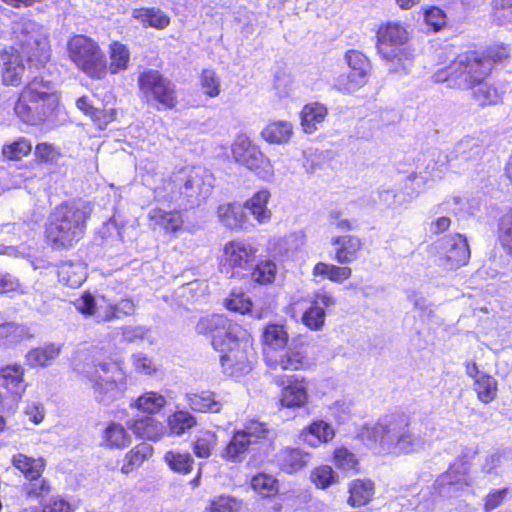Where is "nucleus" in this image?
Masks as SVG:
<instances>
[{
    "label": "nucleus",
    "mask_w": 512,
    "mask_h": 512,
    "mask_svg": "<svg viewBox=\"0 0 512 512\" xmlns=\"http://www.w3.org/2000/svg\"><path fill=\"white\" fill-rule=\"evenodd\" d=\"M434 428L428 422L409 423L405 415L391 414L381 417L367 427L368 440L386 452L394 454L419 453L430 445Z\"/></svg>",
    "instance_id": "f257e3e1"
},
{
    "label": "nucleus",
    "mask_w": 512,
    "mask_h": 512,
    "mask_svg": "<svg viewBox=\"0 0 512 512\" xmlns=\"http://www.w3.org/2000/svg\"><path fill=\"white\" fill-rule=\"evenodd\" d=\"M92 205L87 201L57 206L46 224V236L55 248H69L80 241L91 216Z\"/></svg>",
    "instance_id": "f03ea898"
},
{
    "label": "nucleus",
    "mask_w": 512,
    "mask_h": 512,
    "mask_svg": "<svg viewBox=\"0 0 512 512\" xmlns=\"http://www.w3.org/2000/svg\"><path fill=\"white\" fill-rule=\"evenodd\" d=\"M57 104L53 84L35 77L20 93L14 111L24 123L38 125L52 115Z\"/></svg>",
    "instance_id": "7ed1b4c3"
},
{
    "label": "nucleus",
    "mask_w": 512,
    "mask_h": 512,
    "mask_svg": "<svg viewBox=\"0 0 512 512\" xmlns=\"http://www.w3.org/2000/svg\"><path fill=\"white\" fill-rule=\"evenodd\" d=\"M167 188L170 189L167 200L175 203L178 208L187 210L199 206L210 195L213 178L202 168H194L174 175Z\"/></svg>",
    "instance_id": "20e7f679"
},
{
    "label": "nucleus",
    "mask_w": 512,
    "mask_h": 512,
    "mask_svg": "<svg viewBox=\"0 0 512 512\" xmlns=\"http://www.w3.org/2000/svg\"><path fill=\"white\" fill-rule=\"evenodd\" d=\"M491 72V62L477 52L458 55L447 67L437 71L433 78L437 83L447 82L448 87L468 90L474 88Z\"/></svg>",
    "instance_id": "39448f33"
},
{
    "label": "nucleus",
    "mask_w": 512,
    "mask_h": 512,
    "mask_svg": "<svg viewBox=\"0 0 512 512\" xmlns=\"http://www.w3.org/2000/svg\"><path fill=\"white\" fill-rule=\"evenodd\" d=\"M83 374L91 384L94 399L103 405L120 399L127 389V376L119 362L103 361Z\"/></svg>",
    "instance_id": "423d86ee"
},
{
    "label": "nucleus",
    "mask_w": 512,
    "mask_h": 512,
    "mask_svg": "<svg viewBox=\"0 0 512 512\" xmlns=\"http://www.w3.org/2000/svg\"><path fill=\"white\" fill-rule=\"evenodd\" d=\"M12 33L29 64L43 66L50 58L48 31L34 20L21 18L12 24Z\"/></svg>",
    "instance_id": "0eeeda50"
},
{
    "label": "nucleus",
    "mask_w": 512,
    "mask_h": 512,
    "mask_svg": "<svg viewBox=\"0 0 512 512\" xmlns=\"http://www.w3.org/2000/svg\"><path fill=\"white\" fill-rule=\"evenodd\" d=\"M408 32L399 23L388 22L377 31V50L383 59L395 62L390 71L407 73L411 66V53L405 48Z\"/></svg>",
    "instance_id": "6e6552de"
},
{
    "label": "nucleus",
    "mask_w": 512,
    "mask_h": 512,
    "mask_svg": "<svg viewBox=\"0 0 512 512\" xmlns=\"http://www.w3.org/2000/svg\"><path fill=\"white\" fill-rule=\"evenodd\" d=\"M69 59L93 79H102L107 73L106 56L98 43L85 35H75L67 43Z\"/></svg>",
    "instance_id": "1a4fd4ad"
},
{
    "label": "nucleus",
    "mask_w": 512,
    "mask_h": 512,
    "mask_svg": "<svg viewBox=\"0 0 512 512\" xmlns=\"http://www.w3.org/2000/svg\"><path fill=\"white\" fill-rule=\"evenodd\" d=\"M272 432L265 423L252 421L244 429L234 432L225 447L222 457L232 462H240L245 454L256 444L268 445Z\"/></svg>",
    "instance_id": "9d476101"
},
{
    "label": "nucleus",
    "mask_w": 512,
    "mask_h": 512,
    "mask_svg": "<svg viewBox=\"0 0 512 512\" xmlns=\"http://www.w3.org/2000/svg\"><path fill=\"white\" fill-rule=\"evenodd\" d=\"M245 336L246 331L242 329V333H237L236 337L229 338L225 342L223 350H217L221 353L220 363L227 375L241 376L252 369L253 349Z\"/></svg>",
    "instance_id": "9b49d317"
},
{
    "label": "nucleus",
    "mask_w": 512,
    "mask_h": 512,
    "mask_svg": "<svg viewBox=\"0 0 512 512\" xmlns=\"http://www.w3.org/2000/svg\"><path fill=\"white\" fill-rule=\"evenodd\" d=\"M139 89L148 103L156 102L172 109L177 104L175 85L159 71L147 69L138 77Z\"/></svg>",
    "instance_id": "f8f14e48"
},
{
    "label": "nucleus",
    "mask_w": 512,
    "mask_h": 512,
    "mask_svg": "<svg viewBox=\"0 0 512 512\" xmlns=\"http://www.w3.org/2000/svg\"><path fill=\"white\" fill-rule=\"evenodd\" d=\"M421 164L418 166V172H415L407 177L405 187L411 189L412 193L421 192L428 182L441 179L444 171L449 167L450 160L447 154L433 149L423 155L419 159Z\"/></svg>",
    "instance_id": "ddd939ff"
},
{
    "label": "nucleus",
    "mask_w": 512,
    "mask_h": 512,
    "mask_svg": "<svg viewBox=\"0 0 512 512\" xmlns=\"http://www.w3.org/2000/svg\"><path fill=\"white\" fill-rule=\"evenodd\" d=\"M257 249L245 241H230L225 244L221 271L231 277L248 276L251 271Z\"/></svg>",
    "instance_id": "4468645a"
},
{
    "label": "nucleus",
    "mask_w": 512,
    "mask_h": 512,
    "mask_svg": "<svg viewBox=\"0 0 512 512\" xmlns=\"http://www.w3.org/2000/svg\"><path fill=\"white\" fill-rule=\"evenodd\" d=\"M195 331L199 335L210 337L215 350H223L225 342L229 338L236 337L237 333H242V327L224 315L213 314L201 317L196 323Z\"/></svg>",
    "instance_id": "2eb2a0df"
},
{
    "label": "nucleus",
    "mask_w": 512,
    "mask_h": 512,
    "mask_svg": "<svg viewBox=\"0 0 512 512\" xmlns=\"http://www.w3.org/2000/svg\"><path fill=\"white\" fill-rule=\"evenodd\" d=\"M345 59L351 71L348 74L339 75L334 87L342 93H352L368 82L370 63L367 57L357 50L348 51Z\"/></svg>",
    "instance_id": "dca6fc26"
},
{
    "label": "nucleus",
    "mask_w": 512,
    "mask_h": 512,
    "mask_svg": "<svg viewBox=\"0 0 512 512\" xmlns=\"http://www.w3.org/2000/svg\"><path fill=\"white\" fill-rule=\"evenodd\" d=\"M233 159L248 168L255 171L261 177L270 174L271 167L269 160L260 151L259 147L255 145L250 138L245 134H240L236 137L232 144Z\"/></svg>",
    "instance_id": "f3484780"
},
{
    "label": "nucleus",
    "mask_w": 512,
    "mask_h": 512,
    "mask_svg": "<svg viewBox=\"0 0 512 512\" xmlns=\"http://www.w3.org/2000/svg\"><path fill=\"white\" fill-rule=\"evenodd\" d=\"M470 464L463 458H457L450 468L441 474L434 483V488L444 498H453L461 495V492L471 485L468 477Z\"/></svg>",
    "instance_id": "a211bd4d"
},
{
    "label": "nucleus",
    "mask_w": 512,
    "mask_h": 512,
    "mask_svg": "<svg viewBox=\"0 0 512 512\" xmlns=\"http://www.w3.org/2000/svg\"><path fill=\"white\" fill-rule=\"evenodd\" d=\"M306 301L309 307L302 315V323L311 330L319 331L325 324V309L336 305L337 300L331 292L321 288L310 294Z\"/></svg>",
    "instance_id": "6ab92c4d"
},
{
    "label": "nucleus",
    "mask_w": 512,
    "mask_h": 512,
    "mask_svg": "<svg viewBox=\"0 0 512 512\" xmlns=\"http://www.w3.org/2000/svg\"><path fill=\"white\" fill-rule=\"evenodd\" d=\"M265 362L274 371H296L306 364V355L302 344H290L279 351L266 350Z\"/></svg>",
    "instance_id": "aec40b11"
},
{
    "label": "nucleus",
    "mask_w": 512,
    "mask_h": 512,
    "mask_svg": "<svg viewBox=\"0 0 512 512\" xmlns=\"http://www.w3.org/2000/svg\"><path fill=\"white\" fill-rule=\"evenodd\" d=\"M443 256L439 258L442 265L453 270L465 265L470 258V249L467 239L461 234L447 236L441 242Z\"/></svg>",
    "instance_id": "412c9836"
},
{
    "label": "nucleus",
    "mask_w": 512,
    "mask_h": 512,
    "mask_svg": "<svg viewBox=\"0 0 512 512\" xmlns=\"http://www.w3.org/2000/svg\"><path fill=\"white\" fill-rule=\"evenodd\" d=\"M482 145L474 138H464L459 141L453 150L447 154L450 160V168L465 170L474 165L481 158Z\"/></svg>",
    "instance_id": "4be33fe9"
},
{
    "label": "nucleus",
    "mask_w": 512,
    "mask_h": 512,
    "mask_svg": "<svg viewBox=\"0 0 512 512\" xmlns=\"http://www.w3.org/2000/svg\"><path fill=\"white\" fill-rule=\"evenodd\" d=\"M308 385L305 379L291 378L281 390L280 403L286 408H301L308 401Z\"/></svg>",
    "instance_id": "5701e85b"
},
{
    "label": "nucleus",
    "mask_w": 512,
    "mask_h": 512,
    "mask_svg": "<svg viewBox=\"0 0 512 512\" xmlns=\"http://www.w3.org/2000/svg\"><path fill=\"white\" fill-rule=\"evenodd\" d=\"M279 468L288 474L297 472L311 460V454L301 448L285 447L275 456Z\"/></svg>",
    "instance_id": "b1692460"
},
{
    "label": "nucleus",
    "mask_w": 512,
    "mask_h": 512,
    "mask_svg": "<svg viewBox=\"0 0 512 512\" xmlns=\"http://www.w3.org/2000/svg\"><path fill=\"white\" fill-rule=\"evenodd\" d=\"M25 369L21 364L15 363L0 368V384L9 393L20 398L26 390L24 381Z\"/></svg>",
    "instance_id": "393cba45"
},
{
    "label": "nucleus",
    "mask_w": 512,
    "mask_h": 512,
    "mask_svg": "<svg viewBox=\"0 0 512 512\" xmlns=\"http://www.w3.org/2000/svg\"><path fill=\"white\" fill-rule=\"evenodd\" d=\"M331 244L335 246V259L341 264H349L358 257V252L362 248L360 238L353 235L334 237Z\"/></svg>",
    "instance_id": "a878e982"
},
{
    "label": "nucleus",
    "mask_w": 512,
    "mask_h": 512,
    "mask_svg": "<svg viewBox=\"0 0 512 512\" xmlns=\"http://www.w3.org/2000/svg\"><path fill=\"white\" fill-rule=\"evenodd\" d=\"M334 436L335 431L333 427L324 420L313 421L300 433V438L303 442L313 448L330 442Z\"/></svg>",
    "instance_id": "bb28decb"
},
{
    "label": "nucleus",
    "mask_w": 512,
    "mask_h": 512,
    "mask_svg": "<svg viewBox=\"0 0 512 512\" xmlns=\"http://www.w3.org/2000/svg\"><path fill=\"white\" fill-rule=\"evenodd\" d=\"M62 348V344L48 343L31 349L25 356L26 363L33 368L49 366L60 355Z\"/></svg>",
    "instance_id": "cd10ccee"
},
{
    "label": "nucleus",
    "mask_w": 512,
    "mask_h": 512,
    "mask_svg": "<svg viewBox=\"0 0 512 512\" xmlns=\"http://www.w3.org/2000/svg\"><path fill=\"white\" fill-rule=\"evenodd\" d=\"M219 221L229 229L243 228L247 221L244 207L239 203L222 204L217 209Z\"/></svg>",
    "instance_id": "c85d7f7f"
},
{
    "label": "nucleus",
    "mask_w": 512,
    "mask_h": 512,
    "mask_svg": "<svg viewBox=\"0 0 512 512\" xmlns=\"http://www.w3.org/2000/svg\"><path fill=\"white\" fill-rule=\"evenodd\" d=\"M3 64L2 77L6 85H17L24 73V65L21 63L20 55L14 52L4 51L1 54Z\"/></svg>",
    "instance_id": "c756f323"
},
{
    "label": "nucleus",
    "mask_w": 512,
    "mask_h": 512,
    "mask_svg": "<svg viewBox=\"0 0 512 512\" xmlns=\"http://www.w3.org/2000/svg\"><path fill=\"white\" fill-rule=\"evenodd\" d=\"M151 225L155 229L159 227L166 232H176L183 225V219L178 211H164L162 209H152L149 212Z\"/></svg>",
    "instance_id": "7c9ffc66"
},
{
    "label": "nucleus",
    "mask_w": 512,
    "mask_h": 512,
    "mask_svg": "<svg viewBox=\"0 0 512 512\" xmlns=\"http://www.w3.org/2000/svg\"><path fill=\"white\" fill-rule=\"evenodd\" d=\"M325 105L315 102L307 104L301 111V125L306 133H313L318 129L327 116Z\"/></svg>",
    "instance_id": "2f4dec72"
},
{
    "label": "nucleus",
    "mask_w": 512,
    "mask_h": 512,
    "mask_svg": "<svg viewBox=\"0 0 512 512\" xmlns=\"http://www.w3.org/2000/svg\"><path fill=\"white\" fill-rule=\"evenodd\" d=\"M269 198L270 193L267 190L257 192L251 199L242 205L244 207V211H249V213L252 214L259 223L267 222L271 217V212L267 208Z\"/></svg>",
    "instance_id": "473e14b6"
},
{
    "label": "nucleus",
    "mask_w": 512,
    "mask_h": 512,
    "mask_svg": "<svg viewBox=\"0 0 512 512\" xmlns=\"http://www.w3.org/2000/svg\"><path fill=\"white\" fill-rule=\"evenodd\" d=\"M127 424L138 437L148 440H156L162 431L161 424L151 416L129 420Z\"/></svg>",
    "instance_id": "72a5a7b5"
},
{
    "label": "nucleus",
    "mask_w": 512,
    "mask_h": 512,
    "mask_svg": "<svg viewBox=\"0 0 512 512\" xmlns=\"http://www.w3.org/2000/svg\"><path fill=\"white\" fill-rule=\"evenodd\" d=\"M12 464L26 479H35V477L41 476L45 468L43 458H32L21 453L12 457Z\"/></svg>",
    "instance_id": "f704fd0d"
},
{
    "label": "nucleus",
    "mask_w": 512,
    "mask_h": 512,
    "mask_svg": "<svg viewBox=\"0 0 512 512\" xmlns=\"http://www.w3.org/2000/svg\"><path fill=\"white\" fill-rule=\"evenodd\" d=\"M263 343L266 350L279 351L288 344V333L284 326L278 324H269L263 331Z\"/></svg>",
    "instance_id": "c9c22d12"
},
{
    "label": "nucleus",
    "mask_w": 512,
    "mask_h": 512,
    "mask_svg": "<svg viewBox=\"0 0 512 512\" xmlns=\"http://www.w3.org/2000/svg\"><path fill=\"white\" fill-rule=\"evenodd\" d=\"M293 133V127L287 121H275L269 123L261 132L262 137L269 143L282 144L289 141Z\"/></svg>",
    "instance_id": "e433bc0d"
},
{
    "label": "nucleus",
    "mask_w": 512,
    "mask_h": 512,
    "mask_svg": "<svg viewBox=\"0 0 512 512\" xmlns=\"http://www.w3.org/2000/svg\"><path fill=\"white\" fill-rule=\"evenodd\" d=\"M349 492L348 502L352 506H362L372 499L374 484L371 480L356 479L350 484Z\"/></svg>",
    "instance_id": "4c0bfd02"
},
{
    "label": "nucleus",
    "mask_w": 512,
    "mask_h": 512,
    "mask_svg": "<svg viewBox=\"0 0 512 512\" xmlns=\"http://www.w3.org/2000/svg\"><path fill=\"white\" fill-rule=\"evenodd\" d=\"M187 401L190 408L197 412H214L221 410V403L215 399V394L203 391L197 394H188Z\"/></svg>",
    "instance_id": "58836bf2"
},
{
    "label": "nucleus",
    "mask_w": 512,
    "mask_h": 512,
    "mask_svg": "<svg viewBox=\"0 0 512 512\" xmlns=\"http://www.w3.org/2000/svg\"><path fill=\"white\" fill-rule=\"evenodd\" d=\"M133 17L144 25L163 29L170 23L169 17L157 8H141L133 11Z\"/></svg>",
    "instance_id": "ea45409f"
},
{
    "label": "nucleus",
    "mask_w": 512,
    "mask_h": 512,
    "mask_svg": "<svg viewBox=\"0 0 512 512\" xmlns=\"http://www.w3.org/2000/svg\"><path fill=\"white\" fill-rule=\"evenodd\" d=\"M152 452L153 448L148 443H141L135 446L126 454L121 471L125 474L132 472L140 467L142 463L152 455Z\"/></svg>",
    "instance_id": "a19ab883"
},
{
    "label": "nucleus",
    "mask_w": 512,
    "mask_h": 512,
    "mask_svg": "<svg viewBox=\"0 0 512 512\" xmlns=\"http://www.w3.org/2000/svg\"><path fill=\"white\" fill-rule=\"evenodd\" d=\"M196 424V418L188 411L179 410L168 417V428L171 435L181 436Z\"/></svg>",
    "instance_id": "79ce46f5"
},
{
    "label": "nucleus",
    "mask_w": 512,
    "mask_h": 512,
    "mask_svg": "<svg viewBox=\"0 0 512 512\" xmlns=\"http://www.w3.org/2000/svg\"><path fill=\"white\" fill-rule=\"evenodd\" d=\"M217 444L215 432L210 430L199 431L192 442L193 452L198 458H208Z\"/></svg>",
    "instance_id": "37998d69"
},
{
    "label": "nucleus",
    "mask_w": 512,
    "mask_h": 512,
    "mask_svg": "<svg viewBox=\"0 0 512 512\" xmlns=\"http://www.w3.org/2000/svg\"><path fill=\"white\" fill-rule=\"evenodd\" d=\"M130 61V52L126 45L113 42L110 45V64L107 67L111 74L126 70Z\"/></svg>",
    "instance_id": "c03bdc74"
},
{
    "label": "nucleus",
    "mask_w": 512,
    "mask_h": 512,
    "mask_svg": "<svg viewBox=\"0 0 512 512\" xmlns=\"http://www.w3.org/2000/svg\"><path fill=\"white\" fill-rule=\"evenodd\" d=\"M470 89L473 90V99L481 107L495 105L500 101L498 90L484 80L479 81L474 88Z\"/></svg>",
    "instance_id": "a18cd8bd"
},
{
    "label": "nucleus",
    "mask_w": 512,
    "mask_h": 512,
    "mask_svg": "<svg viewBox=\"0 0 512 512\" xmlns=\"http://www.w3.org/2000/svg\"><path fill=\"white\" fill-rule=\"evenodd\" d=\"M352 270L350 267H339L324 262H318L313 269V275L323 276L332 282L341 283L350 278Z\"/></svg>",
    "instance_id": "49530a36"
},
{
    "label": "nucleus",
    "mask_w": 512,
    "mask_h": 512,
    "mask_svg": "<svg viewBox=\"0 0 512 512\" xmlns=\"http://www.w3.org/2000/svg\"><path fill=\"white\" fill-rule=\"evenodd\" d=\"M164 460L171 470L177 473L188 474L192 470L194 459L188 452L168 451Z\"/></svg>",
    "instance_id": "de8ad7c7"
},
{
    "label": "nucleus",
    "mask_w": 512,
    "mask_h": 512,
    "mask_svg": "<svg viewBox=\"0 0 512 512\" xmlns=\"http://www.w3.org/2000/svg\"><path fill=\"white\" fill-rule=\"evenodd\" d=\"M277 266L274 261L264 259L254 264L248 275L259 284L272 283L276 277Z\"/></svg>",
    "instance_id": "09e8293b"
},
{
    "label": "nucleus",
    "mask_w": 512,
    "mask_h": 512,
    "mask_svg": "<svg viewBox=\"0 0 512 512\" xmlns=\"http://www.w3.org/2000/svg\"><path fill=\"white\" fill-rule=\"evenodd\" d=\"M30 337H32V335L30 334L28 327L25 325L13 322L0 324L1 345L15 343Z\"/></svg>",
    "instance_id": "8fccbe9b"
},
{
    "label": "nucleus",
    "mask_w": 512,
    "mask_h": 512,
    "mask_svg": "<svg viewBox=\"0 0 512 512\" xmlns=\"http://www.w3.org/2000/svg\"><path fill=\"white\" fill-rule=\"evenodd\" d=\"M474 390L478 399L488 404L492 402L497 395V381L490 375H480L479 379L474 381Z\"/></svg>",
    "instance_id": "3c124183"
},
{
    "label": "nucleus",
    "mask_w": 512,
    "mask_h": 512,
    "mask_svg": "<svg viewBox=\"0 0 512 512\" xmlns=\"http://www.w3.org/2000/svg\"><path fill=\"white\" fill-rule=\"evenodd\" d=\"M409 199L401 193L390 187L382 186L377 191V200L380 205L389 209H397L405 205Z\"/></svg>",
    "instance_id": "603ef678"
},
{
    "label": "nucleus",
    "mask_w": 512,
    "mask_h": 512,
    "mask_svg": "<svg viewBox=\"0 0 512 512\" xmlns=\"http://www.w3.org/2000/svg\"><path fill=\"white\" fill-rule=\"evenodd\" d=\"M104 439L109 447L114 448H124L130 444V436L124 427L117 423H112L106 428Z\"/></svg>",
    "instance_id": "864d4df0"
},
{
    "label": "nucleus",
    "mask_w": 512,
    "mask_h": 512,
    "mask_svg": "<svg viewBox=\"0 0 512 512\" xmlns=\"http://www.w3.org/2000/svg\"><path fill=\"white\" fill-rule=\"evenodd\" d=\"M165 404V397L156 392H147L136 400V407L149 414L159 412Z\"/></svg>",
    "instance_id": "5fc2aeb1"
},
{
    "label": "nucleus",
    "mask_w": 512,
    "mask_h": 512,
    "mask_svg": "<svg viewBox=\"0 0 512 512\" xmlns=\"http://www.w3.org/2000/svg\"><path fill=\"white\" fill-rule=\"evenodd\" d=\"M29 482L22 486V492L27 498L38 499L44 497L50 492L49 482L41 476L35 479H28Z\"/></svg>",
    "instance_id": "6e6d98bb"
},
{
    "label": "nucleus",
    "mask_w": 512,
    "mask_h": 512,
    "mask_svg": "<svg viewBox=\"0 0 512 512\" xmlns=\"http://www.w3.org/2000/svg\"><path fill=\"white\" fill-rule=\"evenodd\" d=\"M80 270H83L81 265H62L59 270L60 281L64 282L70 287H78L85 280V274Z\"/></svg>",
    "instance_id": "4d7b16f0"
},
{
    "label": "nucleus",
    "mask_w": 512,
    "mask_h": 512,
    "mask_svg": "<svg viewBox=\"0 0 512 512\" xmlns=\"http://www.w3.org/2000/svg\"><path fill=\"white\" fill-rule=\"evenodd\" d=\"M498 238L503 249L512 257V213H508L501 218Z\"/></svg>",
    "instance_id": "13d9d810"
},
{
    "label": "nucleus",
    "mask_w": 512,
    "mask_h": 512,
    "mask_svg": "<svg viewBox=\"0 0 512 512\" xmlns=\"http://www.w3.org/2000/svg\"><path fill=\"white\" fill-rule=\"evenodd\" d=\"M225 306L230 311L246 314L251 311L252 302L244 293L233 291L225 300Z\"/></svg>",
    "instance_id": "bf43d9fd"
},
{
    "label": "nucleus",
    "mask_w": 512,
    "mask_h": 512,
    "mask_svg": "<svg viewBox=\"0 0 512 512\" xmlns=\"http://www.w3.org/2000/svg\"><path fill=\"white\" fill-rule=\"evenodd\" d=\"M131 363L136 373L152 375L157 372V364L145 353L138 352L131 355Z\"/></svg>",
    "instance_id": "052dcab7"
},
{
    "label": "nucleus",
    "mask_w": 512,
    "mask_h": 512,
    "mask_svg": "<svg viewBox=\"0 0 512 512\" xmlns=\"http://www.w3.org/2000/svg\"><path fill=\"white\" fill-rule=\"evenodd\" d=\"M200 82L201 88L206 95L210 97H216L219 95L220 81L215 71L210 69L203 70Z\"/></svg>",
    "instance_id": "680f3d73"
},
{
    "label": "nucleus",
    "mask_w": 512,
    "mask_h": 512,
    "mask_svg": "<svg viewBox=\"0 0 512 512\" xmlns=\"http://www.w3.org/2000/svg\"><path fill=\"white\" fill-rule=\"evenodd\" d=\"M336 473L332 467L323 465L316 468L311 475L312 481L317 487L325 489L336 481Z\"/></svg>",
    "instance_id": "e2e57ef3"
},
{
    "label": "nucleus",
    "mask_w": 512,
    "mask_h": 512,
    "mask_svg": "<svg viewBox=\"0 0 512 512\" xmlns=\"http://www.w3.org/2000/svg\"><path fill=\"white\" fill-rule=\"evenodd\" d=\"M31 144L28 140L21 138L10 145L3 147V155L11 160H18L31 151Z\"/></svg>",
    "instance_id": "0e129e2a"
},
{
    "label": "nucleus",
    "mask_w": 512,
    "mask_h": 512,
    "mask_svg": "<svg viewBox=\"0 0 512 512\" xmlns=\"http://www.w3.org/2000/svg\"><path fill=\"white\" fill-rule=\"evenodd\" d=\"M334 463L338 468L349 471L356 468L358 461L352 452L341 447L334 452Z\"/></svg>",
    "instance_id": "69168bd1"
},
{
    "label": "nucleus",
    "mask_w": 512,
    "mask_h": 512,
    "mask_svg": "<svg viewBox=\"0 0 512 512\" xmlns=\"http://www.w3.org/2000/svg\"><path fill=\"white\" fill-rule=\"evenodd\" d=\"M240 508V503L230 496L215 497L210 503L211 512H236Z\"/></svg>",
    "instance_id": "338daca9"
},
{
    "label": "nucleus",
    "mask_w": 512,
    "mask_h": 512,
    "mask_svg": "<svg viewBox=\"0 0 512 512\" xmlns=\"http://www.w3.org/2000/svg\"><path fill=\"white\" fill-rule=\"evenodd\" d=\"M74 306L81 314L85 316H95L98 308L94 296L85 292L81 297L74 301Z\"/></svg>",
    "instance_id": "774afa93"
}]
</instances>
